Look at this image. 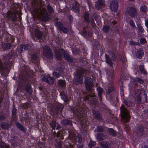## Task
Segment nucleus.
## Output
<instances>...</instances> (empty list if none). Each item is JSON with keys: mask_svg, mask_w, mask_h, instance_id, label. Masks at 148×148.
Instances as JSON below:
<instances>
[{"mask_svg": "<svg viewBox=\"0 0 148 148\" xmlns=\"http://www.w3.org/2000/svg\"><path fill=\"white\" fill-rule=\"evenodd\" d=\"M104 3V0H98L96 2L95 6L96 7L99 9Z\"/></svg>", "mask_w": 148, "mask_h": 148, "instance_id": "1a4fd4ad", "label": "nucleus"}, {"mask_svg": "<svg viewBox=\"0 0 148 148\" xmlns=\"http://www.w3.org/2000/svg\"><path fill=\"white\" fill-rule=\"evenodd\" d=\"M99 127H97V129H96L95 130V131L96 132H101L102 131V129H99Z\"/></svg>", "mask_w": 148, "mask_h": 148, "instance_id": "e433bc0d", "label": "nucleus"}, {"mask_svg": "<svg viewBox=\"0 0 148 148\" xmlns=\"http://www.w3.org/2000/svg\"><path fill=\"white\" fill-rule=\"evenodd\" d=\"M50 125L53 129H54L56 127V123L55 122H53L51 123Z\"/></svg>", "mask_w": 148, "mask_h": 148, "instance_id": "2f4dec72", "label": "nucleus"}, {"mask_svg": "<svg viewBox=\"0 0 148 148\" xmlns=\"http://www.w3.org/2000/svg\"><path fill=\"white\" fill-rule=\"evenodd\" d=\"M58 83L62 87H64L66 85V83L64 80H60L58 81Z\"/></svg>", "mask_w": 148, "mask_h": 148, "instance_id": "f3484780", "label": "nucleus"}, {"mask_svg": "<svg viewBox=\"0 0 148 148\" xmlns=\"http://www.w3.org/2000/svg\"><path fill=\"white\" fill-rule=\"evenodd\" d=\"M109 28L108 26H105L103 27V30L105 32H107L109 30Z\"/></svg>", "mask_w": 148, "mask_h": 148, "instance_id": "4be33fe9", "label": "nucleus"}, {"mask_svg": "<svg viewBox=\"0 0 148 148\" xmlns=\"http://www.w3.org/2000/svg\"><path fill=\"white\" fill-rule=\"evenodd\" d=\"M112 56L113 57V58L112 59V60H115V59L116 58V56L114 54L112 53Z\"/></svg>", "mask_w": 148, "mask_h": 148, "instance_id": "79ce46f5", "label": "nucleus"}, {"mask_svg": "<svg viewBox=\"0 0 148 148\" xmlns=\"http://www.w3.org/2000/svg\"><path fill=\"white\" fill-rule=\"evenodd\" d=\"M40 8L39 11L38 10V12H36V13L37 14L38 13L40 14H44L45 12V10L44 9V8Z\"/></svg>", "mask_w": 148, "mask_h": 148, "instance_id": "4468645a", "label": "nucleus"}, {"mask_svg": "<svg viewBox=\"0 0 148 148\" xmlns=\"http://www.w3.org/2000/svg\"><path fill=\"white\" fill-rule=\"evenodd\" d=\"M111 92V91H109L108 90V92Z\"/></svg>", "mask_w": 148, "mask_h": 148, "instance_id": "8fccbe9b", "label": "nucleus"}, {"mask_svg": "<svg viewBox=\"0 0 148 148\" xmlns=\"http://www.w3.org/2000/svg\"><path fill=\"white\" fill-rule=\"evenodd\" d=\"M74 82H75V83H76V81H75H75H74Z\"/></svg>", "mask_w": 148, "mask_h": 148, "instance_id": "de8ad7c7", "label": "nucleus"}, {"mask_svg": "<svg viewBox=\"0 0 148 148\" xmlns=\"http://www.w3.org/2000/svg\"><path fill=\"white\" fill-rule=\"evenodd\" d=\"M130 24L131 26L133 28H134L135 27V25L134 22L132 20H130Z\"/></svg>", "mask_w": 148, "mask_h": 148, "instance_id": "c85d7f7f", "label": "nucleus"}, {"mask_svg": "<svg viewBox=\"0 0 148 148\" xmlns=\"http://www.w3.org/2000/svg\"><path fill=\"white\" fill-rule=\"evenodd\" d=\"M90 96L91 97H93L95 95L94 94H93L92 95L90 94Z\"/></svg>", "mask_w": 148, "mask_h": 148, "instance_id": "a18cd8bd", "label": "nucleus"}, {"mask_svg": "<svg viewBox=\"0 0 148 148\" xmlns=\"http://www.w3.org/2000/svg\"><path fill=\"white\" fill-rule=\"evenodd\" d=\"M127 13L131 16H134L136 14L135 9L133 8H129L127 10Z\"/></svg>", "mask_w": 148, "mask_h": 148, "instance_id": "39448f33", "label": "nucleus"}, {"mask_svg": "<svg viewBox=\"0 0 148 148\" xmlns=\"http://www.w3.org/2000/svg\"><path fill=\"white\" fill-rule=\"evenodd\" d=\"M136 81L139 82L140 83H142L143 82V81L139 78H137L136 79Z\"/></svg>", "mask_w": 148, "mask_h": 148, "instance_id": "72a5a7b5", "label": "nucleus"}, {"mask_svg": "<svg viewBox=\"0 0 148 148\" xmlns=\"http://www.w3.org/2000/svg\"><path fill=\"white\" fill-rule=\"evenodd\" d=\"M47 8L48 9V10L50 12H52L53 11V9L49 5H48L47 6Z\"/></svg>", "mask_w": 148, "mask_h": 148, "instance_id": "c756f323", "label": "nucleus"}, {"mask_svg": "<svg viewBox=\"0 0 148 148\" xmlns=\"http://www.w3.org/2000/svg\"><path fill=\"white\" fill-rule=\"evenodd\" d=\"M3 47L4 49L6 50L10 48V45L9 44H6L3 45Z\"/></svg>", "mask_w": 148, "mask_h": 148, "instance_id": "6ab92c4d", "label": "nucleus"}, {"mask_svg": "<svg viewBox=\"0 0 148 148\" xmlns=\"http://www.w3.org/2000/svg\"><path fill=\"white\" fill-rule=\"evenodd\" d=\"M125 104L126 106H129L132 105L131 103L130 102V101H126L125 102Z\"/></svg>", "mask_w": 148, "mask_h": 148, "instance_id": "473e14b6", "label": "nucleus"}, {"mask_svg": "<svg viewBox=\"0 0 148 148\" xmlns=\"http://www.w3.org/2000/svg\"><path fill=\"white\" fill-rule=\"evenodd\" d=\"M62 30H63V32L65 33L66 32H67V29L65 27L63 28L62 29Z\"/></svg>", "mask_w": 148, "mask_h": 148, "instance_id": "58836bf2", "label": "nucleus"}, {"mask_svg": "<svg viewBox=\"0 0 148 148\" xmlns=\"http://www.w3.org/2000/svg\"><path fill=\"white\" fill-rule=\"evenodd\" d=\"M27 91L29 93H31L32 91V90L30 88H29L28 90H27Z\"/></svg>", "mask_w": 148, "mask_h": 148, "instance_id": "37998d69", "label": "nucleus"}, {"mask_svg": "<svg viewBox=\"0 0 148 148\" xmlns=\"http://www.w3.org/2000/svg\"><path fill=\"white\" fill-rule=\"evenodd\" d=\"M97 138L99 140H102L104 139L106 137L105 136H103V134H98L97 135Z\"/></svg>", "mask_w": 148, "mask_h": 148, "instance_id": "9b49d317", "label": "nucleus"}, {"mask_svg": "<svg viewBox=\"0 0 148 148\" xmlns=\"http://www.w3.org/2000/svg\"><path fill=\"white\" fill-rule=\"evenodd\" d=\"M118 2L117 1H114L112 2L110 6L111 10L113 11L116 12L118 8Z\"/></svg>", "mask_w": 148, "mask_h": 148, "instance_id": "423d86ee", "label": "nucleus"}, {"mask_svg": "<svg viewBox=\"0 0 148 148\" xmlns=\"http://www.w3.org/2000/svg\"><path fill=\"white\" fill-rule=\"evenodd\" d=\"M27 45H22L21 46V51L26 50L27 49Z\"/></svg>", "mask_w": 148, "mask_h": 148, "instance_id": "5701e85b", "label": "nucleus"}, {"mask_svg": "<svg viewBox=\"0 0 148 148\" xmlns=\"http://www.w3.org/2000/svg\"><path fill=\"white\" fill-rule=\"evenodd\" d=\"M62 123L63 125H65L67 123V121L66 120H64L62 121Z\"/></svg>", "mask_w": 148, "mask_h": 148, "instance_id": "4c0bfd02", "label": "nucleus"}, {"mask_svg": "<svg viewBox=\"0 0 148 148\" xmlns=\"http://www.w3.org/2000/svg\"><path fill=\"white\" fill-rule=\"evenodd\" d=\"M105 55L106 58V60L107 63L108 64H109L110 65L111 64L112 62L110 60L109 58V56L106 54H105Z\"/></svg>", "mask_w": 148, "mask_h": 148, "instance_id": "2eb2a0df", "label": "nucleus"}, {"mask_svg": "<svg viewBox=\"0 0 148 148\" xmlns=\"http://www.w3.org/2000/svg\"><path fill=\"white\" fill-rule=\"evenodd\" d=\"M147 10V8L146 5H142L140 8V11L143 12H145Z\"/></svg>", "mask_w": 148, "mask_h": 148, "instance_id": "9d476101", "label": "nucleus"}, {"mask_svg": "<svg viewBox=\"0 0 148 148\" xmlns=\"http://www.w3.org/2000/svg\"><path fill=\"white\" fill-rule=\"evenodd\" d=\"M143 54L144 52L142 49H139L137 51L136 56L138 58L140 59L143 56Z\"/></svg>", "mask_w": 148, "mask_h": 148, "instance_id": "6e6552de", "label": "nucleus"}, {"mask_svg": "<svg viewBox=\"0 0 148 148\" xmlns=\"http://www.w3.org/2000/svg\"><path fill=\"white\" fill-rule=\"evenodd\" d=\"M16 125L17 127L19 129L22 130H24V129L23 126L20 124L19 123H17L16 124Z\"/></svg>", "mask_w": 148, "mask_h": 148, "instance_id": "b1692460", "label": "nucleus"}, {"mask_svg": "<svg viewBox=\"0 0 148 148\" xmlns=\"http://www.w3.org/2000/svg\"><path fill=\"white\" fill-rule=\"evenodd\" d=\"M56 56L58 60H60L61 59V54L59 53V54L58 53H57V52H56Z\"/></svg>", "mask_w": 148, "mask_h": 148, "instance_id": "cd10ccee", "label": "nucleus"}, {"mask_svg": "<svg viewBox=\"0 0 148 148\" xmlns=\"http://www.w3.org/2000/svg\"><path fill=\"white\" fill-rule=\"evenodd\" d=\"M146 97V95L145 94L144 91L141 90L138 91L136 92L135 97L136 101L139 102L141 99H145Z\"/></svg>", "mask_w": 148, "mask_h": 148, "instance_id": "f03ea898", "label": "nucleus"}, {"mask_svg": "<svg viewBox=\"0 0 148 148\" xmlns=\"http://www.w3.org/2000/svg\"><path fill=\"white\" fill-rule=\"evenodd\" d=\"M140 42L142 44H144L146 42V40L144 38H142L140 40Z\"/></svg>", "mask_w": 148, "mask_h": 148, "instance_id": "7c9ffc66", "label": "nucleus"}, {"mask_svg": "<svg viewBox=\"0 0 148 148\" xmlns=\"http://www.w3.org/2000/svg\"><path fill=\"white\" fill-rule=\"evenodd\" d=\"M73 9L74 11L76 12H77L78 10V8L77 7L75 8V7L73 6Z\"/></svg>", "mask_w": 148, "mask_h": 148, "instance_id": "c9c22d12", "label": "nucleus"}, {"mask_svg": "<svg viewBox=\"0 0 148 148\" xmlns=\"http://www.w3.org/2000/svg\"><path fill=\"white\" fill-rule=\"evenodd\" d=\"M144 148H148V146H145Z\"/></svg>", "mask_w": 148, "mask_h": 148, "instance_id": "49530a36", "label": "nucleus"}, {"mask_svg": "<svg viewBox=\"0 0 148 148\" xmlns=\"http://www.w3.org/2000/svg\"><path fill=\"white\" fill-rule=\"evenodd\" d=\"M92 81L90 78H88L85 81V86L87 89L89 90H91L92 88Z\"/></svg>", "mask_w": 148, "mask_h": 148, "instance_id": "20e7f679", "label": "nucleus"}, {"mask_svg": "<svg viewBox=\"0 0 148 148\" xmlns=\"http://www.w3.org/2000/svg\"><path fill=\"white\" fill-rule=\"evenodd\" d=\"M10 18L13 21H15L16 20V16L14 13L12 14L10 16Z\"/></svg>", "mask_w": 148, "mask_h": 148, "instance_id": "a211bd4d", "label": "nucleus"}, {"mask_svg": "<svg viewBox=\"0 0 148 148\" xmlns=\"http://www.w3.org/2000/svg\"><path fill=\"white\" fill-rule=\"evenodd\" d=\"M80 79L81 80H82V78H81V77H80Z\"/></svg>", "mask_w": 148, "mask_h": 148, "instance_id": "09e8293b", "label": "nucleus"}, {"mask_svg": "<svg viewBox=\"0 0 148 148\" xmlns=\"http://www.w3.org/2000/svg\"><path fill=\"white\" fill-rule=\"evenodd\" d=\"M112 135H114V134H112Z\"/></svg>", "mask_w": 148, "mask_h": 148, "instance_id": "3c124183", "label": "nucleus"}, {"mask_svg": "<svg viewBox=\"0 0 148 148\" xmlns=\"http://www.w3.org/2000/svg\"><path fill=\"white\" fill-rule=\"evenodd\" d=\"M96 144V143L95 142L90 141L89 143V145L90 147H91Z\"/></svg>", "mask_w": 148, "mask_h": 148, "instance_id": "bb28decb", "label": "nucleus"}, {"mask_svg": "<svg viewBox=\"0 0 148 148\" xmlns=\"http://www.w3.org/2000/svg\"><path fill=\"white\" fill-rule=\"evenodd\" d=\"M121 110L122 112V118L123 122H126L128 121L130 119V116L128 114V111L123 106H122Z\"/></svg>", "mask_w": 148, "mask_h": 148, "instance_id": "f257e3e1", "label": "nucleus"}, {"mask_svg": "<svg viewBox=\"0 0 148 148\" xmlns=\"http://www.w3.org/2000/svg\"><path fill=\"white\" fill-rule=\"evenodd\" d=\"M88 12L85 13L84 14V19L87 22H88L89 21L88 18Z\"/></svg>", "mask_w": 148, "mask_h": 148, "instance_id": "412c9836", "label": "nucleus"}, {"mask_svg": "<svg viewBox=\"0 0 148 148\" xmlns=\"http://www.w3.org/2000/svg\"><path fill=\"white\" fill-rule=\"evenodd\" d=\"M101 147L104 148H109L110 147V144L105 142H103L102 143H101Z\"/></svg>", "mask_w": 148, "mask_h": 148, "instance_id": "f8f14e48", "label": "nucleus"}, {"mask_svg": "<svg viewBox=\"0 0 148 148\" xmlns=\"http://www.w3.org/2000/svg\"><path fill=\"white\" fill-rule=\"evenodd\" d=\"M1 147L2 148H9V147L8 145L5 144L3 143H1Z\"/></svg>", "mask_w": 148, "mask_h": 148, "instance_id": "393cba45", "label": "nucleus"}, {"mask_svg": "<svg viewBox=\"0 0 148 148\" xmlns=\"http://www.w3.org/2000/svg\"><path fill=\"white\" fill-rule=\"evenodd\" d=\"M35 33L36 36L38 38H40L41 36V32L38 30L35 31Z\"/></svg>", "mask_w": 148, "mask_h": 148, "instance_id": "dca6fc26", "label": "nucleus"}, {"mask_svg": "<svg viewBox=\"0 0 148 148\" xmlns=\"http://www.w3.org/2000/svg\"><path fill=\"white\" fill-rule=\"evenodd\" d=\"M97 90L98 92V95L99 96V97H101V94L103 92L102 89L100 87H98L97 88Z\"/></svg>", "mask_w": 148, "mask_h": 148, "instance_id": "ddd939ff", "label": "nucleus"}, {"mask_svg": "<svg viewBox=\"0 0 148 148\" xmlns=\"http://www.w3.org/2000/svg\"><path fill=\"white\" fill-rule=\"evenodd\" d=\"M53 75L54 76H55L57 77H59L60 76V75L58 73H57L56 72L53 73Z\"/></svg>", "mask_w": 148, "mask_h": 148, "instance_id": "f704fd0d", "label": "nucleus"}, {"mask_svg": "<svg viewBox=\"0 0 148 148\" xmlns=\"http://www.w3.org/2000/svg\"><path fill=\"white\" fill-rule=\"evenodd\" d=\"M139 68L142 73L144 74L146 73V72L144 70L143 66V65H140V66Z\"/></svg>", "mask_w": 148, "mask_h": 148, "instance_id": "a878e982", "label": "nucleus"}, {"mask_svg": "<svg viewBox=\"0 0 148 148\" xmlns=\"http://www.w3.org/2000/svg\"><path fill=\"white\" fill-rule=\"evenodd\" d=\"M130 43L131 44H134V42L133 41H130Z\"/></svg>", "mask_w": 148, "mask_h": 148, "instance_id": "c03bdc74", "label": "nucleus"}, {"mask_svg": "<svg viewBox=\"0 0 148 148\" xmlns=\"http://www.w3.org/2000/svg\"><path fill=\"white\" fill-rule=\"evenodd\" d=\"M43 80L49 84H53V79L51 77L45 76L43 78Z\"/></svg>", "mask_w": 148, "mask_h": 148, "instance_id": "0eeeda50", "label": "nucleus"}, {"mask_svg": "<svg viewBox=\"0 0 148 148\" xmlns=\"http://www.w3.org/2000/svg\"><path fill=\"white\" fill-rule=\"evenodd\" d=\"M43 53L44 55L50 59L52 58V53L50 51V49L47 46H45L44 47Z\"/></svg>", "mask_w": 148, "mask_h": 148, "instance_id": "7ed1b4c3", "label": "nucleus"}, {"mask_svg": "<svg viewBox=\"0 0 148 148\" xmlns=\"http://www.w3.org/2000/svg\"><path fill=\"white\" fill-rule=\"evenodd\" d=\"M64 57L66 58V59L68 61H70V62L71 61L70 60V58L69 56H67L66 57L64 55Z\"/></svg>", "mask_w": 148, "mask_h": 148, "instance_id": "a19ab883", "label": "nucleus"}, {"mask_svg": "<svg viewBox=\"0 0 148 148\" xmlns=\"http://www.w3.org/2000/svg\"><path fill=\"white\" fill-rule=\"evenodd\" d=\"M1 127L5 129H8V125L7 123H2L1 125Z\"/></svg>", "mask_w": 148, "mask_h": 148, "instance_id": "aec40b11", "label": "nucleus"}, {"mask_svg": "<svg viewBox=\"0 0 148 148\" xmlns=\"http://www.w3.org/2000/svg\"><path fill=\"white\" fill-rule=\"evenodd\" d=\"M139 29L140 30L141 32H144V30L143 29V28H142V27H141V26L139 27Z\"/></svg>", "mask_w": 148, "mask_h": 148, "instance_id": "ea45409f", "label": "nucleus"}]
</instances>
